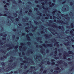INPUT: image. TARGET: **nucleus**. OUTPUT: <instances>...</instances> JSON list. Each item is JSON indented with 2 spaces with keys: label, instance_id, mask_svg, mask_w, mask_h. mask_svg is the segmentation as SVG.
Wrapping results in <instances>:
<instances>
[{
  "label": "nucleus",
  "instance_id": "nucleus-43",
  "mask_svg": "<svg viewBox=\"0 0 74 74\" xmlns=\"http://www.w3.org/2000/svg\"><path fill=\"white\" fill-rule=\"evenodd\" d=\"M18 53L19 54V56H20L21 58H22V56L23 55H21V52H18Z\"/></svg>",
  "mask_w": 74,
  "mask_h": 74
},
{
  "label": "nucleus",
  "instance_id": "nucleus-25",
  "mask_svg": "<svg viewBox=\"0 0 74 74\" xmlns=\"http://www.w3.org/2000/svg\"><path fill=\"white\" fill-rule=\"evenodd\" d=\"M30 27H26L25 28V32H27V33H29V31H30V30H29V29H30Z\"/></svg>",
  "mask_w": 74,
  "mask_h": 74
},
{
  "label": "nucleus",
  "instance_id": "nucleus-62",
  "mask_svg": "<svg viewBox=\"0 0 74 74\" xmlns=\"http://www.w3.org/2000/svg\"><path fill=\"white\" fill-rule=\"evenodd\" d=\"M46 73H47V70H44L43 72V73L44 74H45Z\"/></svg>",
  "mask_w": 74,
  "mask_h": 74
},
{
  "label": "nucleus",
  "instance_id": "nucleus-14",
  "mask_svg": "<svg viewBox=\"0 0 74 74\" xmlns=\"http://www.w3.org/2000/svg\"><path fill=\"white\" fill-rule=\"evenodd\" d=\"M47 25L48 26H51V27H52L53 28H58V26L56 25V24L54 23L52 25L51 24H50V23L47 24Z\"/></svg>",
  "mask_w": 74,
  "mask_h": 74
},
{
  "label": "nucleus",
  "instance_id": "nucleus-3",
  "mask_svg": "<svg viewBox=\"0 0 74 74\" xmlns=\"http://www.w3.org/2000/svg\"><path fill=\"white\" fill-rule=\"evenodd\" d=\"M41 4L42 5V8H43V9H45V11L44 12V14H46V17L45 18L42 17L41 19V21H42V22H45V19H48L50 17V14H47V12H48L49 13H50V11L49 10H51V8H45V3L43 2L41 3Z\"/></svg>",
  "mask_w": 74,
  "mask_h": 74
},
{
  "label": "nucleus",
  "instance_id": "nucleus-13",
  "mask_svg": "<svg viewBox=\"0 0 74 74\" xmlns=\"http://www.w3.org/2000/svg\"><path fill=\"white\" fill-rule=\"evenodd\" d=\"M69 10V7L67 5L64 6L62 8V11L63 12H66Z\"/></svg>",
  "mask_w": 74,
  "mask_h": 74
},
{
  "label": "nucleus",
  "instance_id": "nucleus-47",
  "mask_svg": "<svg viewBox=\"0 0 74 74\" xmlns=\"http://www.w3.org/2000/svg\"><path fill=\"white\" fill-rule=\"evenodd\" d=\"M13 15L14 16L16 17V16H18V15L17 14H16L15 13H14Z\"/></svg>",
  "mask_w": 74,
  "mask_h": 74
},
{
  "label": "nucleus",
  "instance_id": "nucleus-30",
  "mask_svg": "<svg viewBox=\"0 0 74 74\" xmlns=\"http://www.w3.org/2000/svg\"><path fill=\"white\" fill-rule=\"evenodd\" d=\"M58 44H59V42H56L54 44V46H55L57 45V47H58V48H59V45Z\"/></svg>",
  "mask_w": 74,
  "mask_h": 74
},
{
  "label": "nucleus",
  "instance_id": "nucleus-5",
  "mask_svg": "<svg viewBox=\"0 0 74 74\" xmlns=\"http://www.w3.org/2000/svg\"><path fill=\"white\" fill-rule=\"evenodd\" d=\"M24 59H26V60L25 61H23L22 58H20L19 59V60L21 62H23L21 63V65H23L24 64H25V65H27L28 66H29L30 65H33L34 64V62L32 60V59L30 58H27L26 56L24 57Z\"/></svg>",
  "mask_w": 74,
  "mask_h": 74
},
{
  "label": "nucleus",
  "instance_id": "nucleus-64",
  "mask_svg": "<svg viewBox=\"0 0 74 74\" xmlns=\"http://www.w3.org/2000/svg\"><path fill=\"white\" fill-rule=\"evenodd\" d=\"M49 22L50 23H53V21L52 20H50L49 21Z\"/></svg>",
  "mask_w": 74,
  "mask_h": 74
},
{
  "label": "nucleus",
  "instance_id": "nucleus-9",
  "mask_svg": "<svg viewBox=\"0 0 74 74\" xmlns=\"http://www.w3.org/2000/svg\"><path fill=\"white\" fill-rule=\"evenodd\" d=\"M4 13L5 14H3V16H6L7 15V18H9L11 21L12 22H14V17H12V16H9V15H10V14L9 12H7L6 11H5L4 12Z\"/></svg>",
  "mask_w": 74,
  "mask_h": 74
},
{
  "label": "nucleus",
  "instance_id": "nucleus-34",
  "mask_svg": "<svg viewBox=\"0 0 74 74\" xmlns=\"http://www.w3.org/2000/svg\"><path fill=\"white\" fill-rule=\"evenodd\" d=\"M0 52H2V53H4V54H5V53H6V52H7V51H4L3 50H0Z\"/></svg>",
  "mask_w": 74,
  "mask_h": 74
},
{
  "label": "nucleus",
  "instance_id": "nucleus-24",
  "mask_svg": "<svg viewBox=\"0 0 74 74\" xmlns=\"http://www.w3.org/2000/svg\"><path fill=\"white\" fill-rule=\"evenodd\" d=\"M44 51H45V49L44 48H42L40 50L41 53H42L44 55H45V53Z\"/></svg>",
  "mask_w": 74,
  "mask_h": 74
},
{
  "label": "nucleus",
  "instance_id": "nucleus-7",
  "mask_svg": "<svg viewBox=\"0 0 74 74\" xmlns=\"http://www.w3.org/2000/svg\"><path fill=\"white\" fill-rule=\"evenodd\" d=\"M6 46L8 47H9V48H8L7 49L8 51H9L10 49H12L14 48L15 51L16 52L18 51V45H16L15 47L14 46H13L12 43H11L10 44H6Z\"/></svg>",
  "mask_w": 74,
  "mask_h": 74
},
{
  "label": "nucleus",
  "instance_id": "nucleus-10",
  "mask_svg": "<svg viewBox=\"0 0 74 74\" xmlns=\"http://www.w3.org/2000/svg\"><path fill=\"white\" fill-rule=\"evenodd\" d=\"M34 59L35 60L36 63H38L39 61L41 62V60H42V56L41 55H39L38 56H35Z\"/></svg>",
  "mask_w": 74,
  "mask_h": 74
},
{
  "label": "nucleus",
  "instance_id": "nucleus-63",
  "mask_svg": "<svg viewBox=\"0 0 74 74\" xmlns=\"http://www.w3.org/2000/svg\"><path fill=\"white\" fill-rule=\"evenodd\" d=\"M70 4L71 5H73V3L72 2H70Z\"/></svg>",
  "mask_w": 74,
  "mask_h": 74
},
{
  "label": "nucleus",
  "instance_id": "nucleus-31",
  "mask_svg": "<svg viewBox=\"0 0 74 74\" xmlns=\"http://www.w3.org/2000/svg\"><path fill=\"white\" fill-rule=\"evenodd\" d=\"M7 34H4L3 36V38H2V40H6V37H7Z\"/></svg>",
  "mask_w": 74,
  "mask_h": 74
},
{
  "label": "nucleus",
  "instance_id": "nucleus-49",
  "mask_svg": "<svg viewBox=\"0 0 74 74\" xmlns=\"http://www.w3.org/2000/svg\"><path fill=\"white\" fill-rule=\"evenodd\" d=\"M37 7H39V10L40 11L41 10V8H40V5H38L36 6Z\"/></svg>",
  "mask_w": 74,
  "mask_h": 74
},
{
  "label": "nucleus",
  "instance_id": "nucleus-1",
  "mask_svg": "<svg viewBox=\"0 0 74 74\" xmlns=\"http://www.w3.org/2000/svg\"><path fill=\"white\" fill-rule=\"evenodd\" d=\"M48 30L51 32L52 34L57 36V37L51 40V41L53 43L56 42L58 40L57 39H65L64 44L66 46L71 45L74 41V32L72 30L70 32V36H69L68 35L64 34V33L59 34L56 32V30L52 28H49Z\"/></svg>",
  "mask_w": 74,
  "mask_h": 74
},
{
  "label": "nucleus",
  "instance_id": "nucleus-23",
  "mask_svg": "<svg viewBox=\"0 0 74 74\" xmlns=\"http://www.w3.org/2000/svg\"><path fill=\"white\" fill-rule=\"evenodd\" d=\"M49 4L50 5L49 7H51V8H52L53 7H54V6L55 5V4L53 3H51V2H49Z\"/></svg>",
  "mask_w": 74,
  "mask_h": 74
},
{
  "label": "nucleus",
  "instance_id": "nucleus-60",
  "mask_svg": "<svg viewBox=\"0 0 74 74\" xmlns=\"http://www.w3.org/2000/svg\"><path fill=\"white\" fill-rule=\"evenodd\" d=\"M14 72L13 71H11V72H10V73H6V74H12V73H13Z\"/></svg>",
  "mask_w": 74,
  "mask_h": 74
},
{
  "label": "nucleus",
  "instance_id": "nucleus-55",
  "mask_svg": "<svg viewBox=\"0 0 74 74\" xmlns=\"http://www.w3.org/2000/svg\"><path fill=\"white\" fill-rule=\"evenodd\" d=\"M41 18H40V17L39 16L38 17L36 18V19H38V20L40 19Z\"/></svg>",
  "mask_w": 74,
  "mask_h": 74
},
{
  "label": "nucleus",
  "instance_id": "nucleus-45",
  "mask_svg": "<svg viewBox=\"0 0 74 74\" xmlns=\"http://www.w3.org/2000/svg\"><path fill=\"white\" fill-rule=\"evenodd\" d=\"M73 23H71V27L72 28L74 27V25H73Z\"/></svg>",
  "mask_w": 74,
  "mask_h": 74
},
{
  "label": "nucleus",
  "instance_id": "nucleus-20",
  "mask_svg": "<svg viewBox=\"0 0 74 74\" xmlns=\"http://www.w3.org/2000/svg\"><path fill=\"white\" fill-rule=\"evenodd\" d=\"M32 51V50L31 49L27 51V53H26L27 56H29V55H30V53H31V54H33V52Z\"/></svg>",
  "mask_w": 74,
  "mask_h": 74
},
{
  "label": "nucleus",
  "instance_id": "nucleus-16",
  "mask_svg": "<svg viewBox=\"0 0 74 74\" xmlns=\"http://www.w3.org/2000/svg\"><path fill=\"white\" fill-rule=\"evenodd\" d=\"M60 69V68L59 67H57L55 69L56 70H58V71H54L53 73L55 74H58V73H59L61 72V70H59Z\"/></svg>",
  "mask_w": 74,
  "mask_h": 74
},
{
  "label": "nucleus",
  "instance_id": "nucleus-50",
  "mask_svg": "<svg viewBox=\"0 0 74 74\" xmlns=\"http://www.w3.org/2000/svg\"><path fill=\"white\" fill-rule=\"evenodd\" d=\"M3 30H4V29H3V28L1 26V32L3 31Z\"/></svg>",
  "mask_w": 74,
  "mask_h": 74
},
{
  "label": "nucleus",
  "instance_id": "nucleus-12",
  "mask_svg": "<svg viewBox=\"0 0 74 74\" xmlns=\"http://www.w3.org/2000/svg\"><path fill=\"white\" fill-rule=\"evenodd\" d=\"M34 22L35 25H39V26L40 27L41 29L43 31H44V30H45L44 29L45 28V27H44V26H42V25H41V26H40V25H41V24L42 23L40 21L39 22V23H38V22L35 21H34Z\"/></svg>",
  "mask_w": 74,
  "mask_h": 74
},
{
  "label": "nucleus",
  "instance_id": "nucleus-11",
  "mask_svg": "<svg viewBox=\"0 0 74 74\" xmlns=\"http://www.w3.org/2000/svg\"><path fill=\"white\" fill-rule=\"evenodd\" d=\"M47 59H45L44 60H42L41 61L42 64H39V66L42 68L41 69H40V71H43V68H42L44 67L42 66V64H44L45 63H46V62H47Z\"/></svg>",
  "mask_w": 74,
  "mask_h": 74
},
{
  "label": "nucleus",
  "instance_id": "nucleus-54",
  "mask_svg": "<svg viewBox=\"0 0 74 74\" xmlns=\"http://www.w3.org/2000/svg\"><path fill=\"white\" fill-rule=\"evenodd\" d=\"M40 33L41 34H45V32H44L43 31H42L40 32Z\"/></svg>",
  "mask_w": 74,
  "mask_h": 74
},
{
  "label": "nucleus",
  "instance_id": "nucleus-18",
  "mask_svg": "<svg viewBox=\"0 0 74 74\" xmlns=\"http://www.w3.org/2000/svg\"><path fill=\"white\" fill-rule=\"evenodd\" d=\"M30 26L31 27H32V29H34V30L32 31V32H35V30H36V29H37V27H34V26H33L31 23L30 24Z\"/></svg>",
  "mask_w": 74,
  "mask_h": 74
},
{
  "label": "nucleus",
  "instance_id": "nucleus-59",
  "mask_svg": "<svg viewBox=\"0 0 74 74\" xmlns=\"http://www.w3.org/2000/svg\"><path fill=\"white\" fill-rule=\"evenodd\" d=\"M27 44H28V45H29L31 44V43H30V42H27Z\"/></svg>",
  "mask_w": 74,
  "mask_h": 74
},
{
  "label": "nucleus",
  "instance_id": "nucleus-57",
  "mask_svg": "<svg viewBox=\"0 0 74 74\" xmlns=\"http://www.w3.org/2000/svg\"><path fill=\"white\" fill-rule=\"evenodd\" d=\"M55 62H52V63H50V64H51V65H55Z\"/></svg>",
  "mask_w": 74,
  "mask_h": 74
},
{
  "label": "nucleus",
  "instance_id": "nucleus-40",
  "mask_svg": "<svg viewBox=\"0 0 74 74\" xmlns=\"http://www.w3.org/2000/svg\"><path fill=\"white\" fill-rule=\"evenodd\" d=\"M55 51H56L54 52V53L55 54H56L57 53V51H58V49L57 48H56L55 49Z\"/></svg>",
  "mask_w": 74,
  "mask_h": 74
},
{
  "label": "nucleus",
  "instance_id": "nucleus-37",
  "mask_svg": "<svg viewBox=\"0 0 74 74\" xmlns=\"http://www.w3.org/2000/svg\"><path fill=\"white\" fill-rule=\"evenodd\" d=\"M18 72L19 73H22V70L21 69H19L18 70Z\"/></svg>",
  "mask_w": 74,
  "mask_h": 74
},
{
  "label": "nucleus",
  "instance_id": "nucleus-8",
  "mask_svg": "<svg viewBox=\"0 0 74 74\" xmlns=\"http://www.w3.org/2000/svg\"><path fill=\"white\" fill-rule=\"evenodd\" d=\"M68 52L69 54H67V53L65 51L64 52V53H65L64 54V59H66V57H69V56H72V58L74 59V56H72V55L70 56V54H73V51H68Z\"/></svg>",
  "mask_w": 74,
  "mask_h": 74
},
{
  "label": "nucleus",
  "instance_id": "nucleus-58",
  "mask_svg": "<svg viewBox=\"0 0 74 74\" xmlns=\"http://www.w3.org/2000/svg\"><path fill=\"white\" fill-rule=\"evenodd\" d=\"M27 66L26 65H25L24 66V69H27Z\"/></svg>",
  "mask_w": 74,
  "mask_h": 74
},
{
  "label": "nucleus",
  "instance_id": "nucleus-19",
  "mask_svg": "<svg viewBox=\"0 0 74 74\" xmlns=\"http://www.w3.org/2000/svg\"><path fill=\"white\" fill-rule=\"evenodd\" d=\"M45 38H46V39H47V38H51V37H52V35L50 34L49 36V34H46L45 35Z\"/></svg>",
  "mask_w": 74,
  "mask_h": 74
},
{
  "label": "nucleus",
  "instance_id": "nucleus-32",
  "mask_svg": "<svg viewBox=\"0 0 74 74\" xmlns=\"http://www.w3.org/2000/svg\"><path fill=\"white\" fill-rule=\"evenodd\" d=\"M47 47H52L53 45L52 44H47L46 45Z\"/></svg>",
  "mask_w": 74,
  "mask_h": 74
},
{
  "label": "nucleus",
  "instance_id": "nucleus-48",
  "mask_svg": "<svg viewBox=\"0 0 74 74\" xmlns=\"http://www.w3.org/2000/svg\"><path fill=\"white\" fill-rule=\"evenodd\" d=\"M29 35L30 36H33V34H32V33H29Z\"/></svg>",
  "mask_w": 74,
  "mask_h": 74
},
{
  "label": "nucleus",
  "instance_id": "nucleus-38",
  "mask_svg": "<svg viewBox=\"0 0 74 74\" xmlns=\"http://www.w3.org/2000/svg\"><path fill=\"white\" fill-rule=\"evenodd\" d=\"M63 49H59L58 50V52H63Z\"/></svg>",
  "mask_w": 74,
  "mask_h": 74
},
{
  "label": "nucleus",
  "instance_id": "nucleus-44",
  "mask_svg": "<svg viewBox=\"0 0 74 74\" xmlns=\"http://www.w3.org/2000/svg\"><path fill=\"white\" fill-rule=\"evenodd\" d=\"M4 7L5 8V9L6 11H8V9H7V8H5L6 7H7V6L6 5H5Z\"/></svg>",
  "mask_w": 74,
  "mask_h": 74
},
{
  "label": "nucleus",
  "instance_id": "nucleus-27",
  "mask_svg": "<svg viewBox=\"0 0 74 74\" xmlns=\"http://www.w3.org/2000/svg\"><path fill=\"white\" fill-rule=\"evenodd\" d=\"M10 1H12V3H13L14 4H16V2L14 0L13 1V0H7V2L8 3H10Z\"/></svg>",
  "mask_w": 74,
  "mask_h": 74
},
{
  "label": "nucleus",
  "instance_id": "nucleus-33",
  "mask_svg": "<svg viewBox=\"0 0 74 74\" xmlns=\"http://www.w3.org/2000/svg\"><path fill=\"white\" fill-rule=\"evenodd\" d=\"M26 37H27V40H28V41H31V39H30V37L29 36V35L28 34H27L26 36Z\"/></svg>",
  "mask_w": 74,
  "mask_h": 74
},
{
  "label": "nucleus",
  "instance_id": "nucleus-2",
  "mask_svg": "<svg viewBox=\"0 0 74 74\" xmlns=\"http://www.w3.org/2000/svg\"><path fill=\"white\" fill-rule=\"evenodd\" d=\"M53 10L54 11L52 12V14L53 15H56V16H58V17H56L55 16H53V19H56L57 18V19H61V17H60V16H59L60 15L62 17H64V16L65 17H64V21L66 22L65 23V22L63 21L62 20H60L59 21L57 20L56 22L57 23H58V24L61 23V24H63L64 25H69V22H69L70 21V18L69 17V15L68 14H67L65 16V15L61 13V12H60V11H58V13H59V14L57 13L58 11L56 9H54Z\"/></svg>",
  "mask_w": 74,
  "mask_h": 74
},
{
  "label": "nucleus",
  "instance_id": "nucleus-41",
  "mask_svg": "<svg viewBox=\"0 0 74 74\" xmlns=\"http://www.w3.org/2000/svg\"><path fill=\"white\" fill-rule=\"evenodd\" d=\"M69 32H70V30L69 29L65 31V33H66V34H69Z\"/></svg>",
  "mask_w": 74,
  "mask_h": 74
},
{
  "label": "nucleus",
  "instance_id": "nucleus-51",
  "mask_svg": "<svg viewBox=\"0 0 74 74\" xmlns=\"http://www.w3.org/2000/svg\"><path fill=\"white\" fill-rule=\"evenodd\" d=\"M53 55V52H52L51 53H50V56H52V55Z\"/></svg>",
  "mask_w": 74,
  "mask_h": 74
},
{
  "label": "nucleus",
  "instance_id": "nucleus-36",
  "mask_svg": "<svg viewBox=\"0 0 74 74\" xmlns=\"http://www.w3.org/2000/svg\"><path fill=\"white\" fill-rule=\"evenodd\" d=\"M10 55L8 53H7L6 55V56L5 55H4L3 56V58H5V59H6L7 58V56H9Z\"/></svg>",
  "mask_w": 74,
  "mask_h": 74
},
{
  "label": "nucleus",
  "instance_id": "nucleus-52",
  "mask_svg": "<svg viewBox=\"0 0 74 74\" xmlns=\"http://www.w3.org/2000/svg\"><path fill=\"white\" fill-rule=\"evenodd\" d=\"M5 68L3 67L2 68V71H5Z\"/></svg>",
  "mask_w": 74,
  "mask_h": 74
},
{
  "label": "nucleus",
  "instance_id": "nucleus-35",
  "mask_svg": "<svg viewBox=\"0 0 74 74\" xmlns=\"http://www.w3.org/2000/svg\"><path fill=\"white\" fill-rule=\"evenodd\" d=\"M22 9H21V11H20V12H19V14L21 16H23V14L22 13Z\"/></svg>",
  "mask_w": 74,
  "mask_h": 74
},
{
  "label": "nucleus",
  "instance_id": "nucleus-15",
  "mask_svg": "<svg viewBox=\"0 0 74 74\" xmlns=\"http://www.w3.org/2000/svg\"><path fill=\"white\" fill-rule=\"evenodd\" d=\"M57 63L58 64H63V63H64V64L65 66H67V64L66 63V62H63L62 60H60V61H58L57 62Z\"/></svg>",
  "mask_w": 74,
  "mask_h": 74
},
{
  "label": "nucleus",
  "instance_id": "nucleus-46",
  "mask_svg": "<svg viewBox=\"0 0 74 74\" xmlns=\"http://www.w3.org/2000/svg\"><path fill=\"white\" fill-rule=\"evenodd\" d=\"M1 64L2 66H4L5 65V64L4 62H2L1 63Z\"/></svg>",
  "mask_w": 74,
  "mask_h": 74
},
{
  "label": "nucleus",
  "instance_id": "nucleus-6",
  "mask_svg": "<svg viewBox=\"0 0 74 74\" xmlns=\"http://www.w3.org/2000/svg\"><path fill=\"white\" fill-rule=\"evenodd\" d=\"M25 43H21V46H19L20 51H22H22H23L22 52V55H23V56L25 55V54L23 52H25L26 50V49H27V48L25 46Z\"/></svg>",
  "mask_w": 74,
  "mask_h": 74
},
{
  "label": "nucleus",
  "instance_id": "nucleus-21",
  "mask_svg": "<svg viewBox=\"0 0 74 74\" xmlns=\"http://www.w3.org/2000/svg\"><path fill=\"white\" fill-rule=\"evenodd\" d=\"M36 40L38 42H40V43H42V41H41L42 40V38L41 37H39L37 38Z\"/></svg>",
  "mask_w": 74,
  "mask_h": 74
},
{
  "label": "nucleus",
  "instance_id": "nucleus-4",
  "mask_svg": "<svg viewBox=\"0 0 74 74\" xmlns=\"http://www.w3.org/2000/svg\"><path fill=\"white\" fill-rule=\"evenodd\" d=\"M10 60L9 61V63L8 64V67L6 68L5 70L6 72H8L13 69V68L15 67L16 66V62H15L13 64V60L15 59V58L13 57L12 56H11L10 57Z\"/></svg>",
  "mask_w": 74,
  "mask_h": 74
},
{
  "label": "nucleus",
  "instance_id": "nucleus-56",
  "mask_svg": "<svg viewBox=\"0 0 74 74\" xmlns=\"http://www.w3.org/2000/svg\"><path fill=\"white\" fill-rule=\"evenodd\" d=\"M72 63H73V62H68V64H73Z\"/></svg>",
  "mask_w": 74,
  "mask_h": 74
},
{
  "label": "nucleus",
  "instance_id": "nucleus-26",
  "mask_svg": "<svg viewBox=\"0 0 74 74\" xmlns=\"http://www.w3.org/2000/svg\"><path fill=\"white\" fill-rule=\"evenodd\" d=\"M58 29H61L62 31H64V27H63V26H59Z\"/></svg>",
  "mask_w": 74,
  "mask_h": 74
},
{
  "label": "nucleus",
  "instance_id": "nucleus-42",
  "mask_svg": "<svg viewBox=\"0 0 74 74\" xmlns=\"http://www.w3.org/2000/svg\"><path fill=\"white\" fill-rule=\"evenodd\" d=\"M42 46H43L44 47H45V48H47V47L46 46V45H45V44H42Z\"/></svg>",
  "mask_w": 74,
  "mask_h": 74
},
{
  "label": "nucleus",
  "instance_id": "nucleus-53",
  "mask_svg": "<svg viewBox=\"0 0 74 74\" xmlns=\"http://www.w3.org/2000/svg\"><path fill=\"white\" fill-rule=\"evenodd\" d=\"M54 58L55 59H56L57 60V59H59V57H55Z\"/></svg>",
  "mask_w": 74,
  "mask_h": 74
},
{
  "label": "nucleus",
  "instance_id": "nucleus-61",
  "mask_svg": "<svg viewBox=\"0 0 74 74\" xmlns=\"http://www.w3.org/2000/svg\"><path fill=\"white\" fill-rule=\"evenodd\" d=\"M46 52V53H49V50H47Z\"/></svg>",
  "mask_w": 74,
  "mask_h": 74
},
{
  "label": "nucleus",
  "instance_id": "nucleus-22",
  "mask_svg": "<svg viewBox=\"0 0 74 74\" xmlns=\"http://www.w3.org/2000/svg\"><path fill=\"white\" fill-rule=\"evenodd\" d=\"M29 12H28V14L29 15V16H33V14L32 13V10H29Z\"/></svg>",
  "mask_w": 74,
  "mask_h": 74
},
{
  "label": "nucleus",
  "instance_id": "nucleus-17",
  "mask_svg": "<svg viewBox=\"0 0 74 74\" xmlns=\"http://www.w3.org/2000/svg\"><path fill=\"white\" fill-rule=\"evenodd\" d=\"M34 11H36L37 12V15H39L40 16H41L42 15V14L41 13H40V12L39 11H38V9L37 8H34Z\"/></svg>",
  "mask_w": 74,
  "mask_h": 74
},
{
  "label": "nucleus",
  "instance_id": "nucleus-29",
  "mask_svg": "<svg viewBox=\"0 0 74 74\" xmlns=\"http://www.w3.org/2000/svg\"><path fill=\"white\" fill-rule=\"evenodd\" d=\"M66 1H64V0H60L59 1V2L62 3V4H64L66 2Z\"/></svg>",
  "mask_w": 74,
  "mask_h": 74
},
{
  "label": "nucleus",
  "instance_id": "nucleus-39",
  "mask_svg": "<svg viewBox=\"0 0 74 74\" xmlns=\"http://www.w3.org/2000/svg\"><path fill=\"white\" fill-rule=\"evenodd\" d=\"M69 15L71 16V18H72V17H73V14L72 12L70 13Z\"/></svg>",
  "mask_w": 74,
  "mask_h": 74
},
{
  "label": "nucleus",
  "instance_id": "nucleus-28",
  "mask_svg": "<svg viewBox=\"0 0 74 74\" xmlns=\"http://www.w3.org/2000/svg\"><path fill=\"white\" fill-rule=\"evenodd\" d=\"M6 23L7 25H8V26H10L11 24V22L10 21V20H8V22H6Z\"/></svg>",
  "mask_w": 74,
  "mask_h": 74
}]
</instances>
